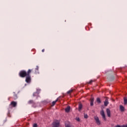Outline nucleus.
<instances>
[{"label":"nucleus","instance_id":"obj_22","mask_svg":"<svg viewBox=\"0 0 127 127\" xmlns=\"http://www.w3.org/2000/svg\"><path fill=\"white\" fill-rule=\"evenodd\" d=\"M76 121H77V122H80V118H76Z\"/></svg>","mask_w":127,"mask_h":127},{"label":"nucleus","instance_id":"obj_8","mask_svg":"<svg viewBox=\"0 0 127 127\" xmlns=\"http://www.w3.org/2000/svg\"><path fill=\"white\" fill-rule=\"evenodd\" d=\"M108 105H109V100L108 98H107L105 101H104V105L105 106V107H107Z\"/></svg>","mask_w":127,"mask_h":127},{"label":"nucleus","instance_id":"obj_14","mask_svg":"<svg viewBox=\"0 0 127 127\" xmlns=\"http://www.w3.org/2000/svg\"><path fill=\"white\" fill-rule=\"evenodd\" d=\"M13 99L14 100H16V99H17V95H16V94H15V93L13 92Z\"/></svg>","mask_w":127,"mask_h":127},{"label":"nucleus","instance_id":"obj_1","mask_svg":"<svg viewBox=\"0 0 127 127\" xmlns=\"http://www.w3.org/2000/svg\"><path fill=\"white\" fill-rule=\"evenodd\" d=\"M32 71V69H28L27 72L25 70H21L19 73V75L21 78H24V77H26L28 75H30Z\"/></svg>","mask_w":127,"mask_h":127},{"label":"nucleus","instance_id":"obj_4","mask_svg":"<svg viewBox=\"0 0 127 127\" xmlns=\"http://www.w3.org/2000/svg\"><path fill=\"white\" fill-rule=\"evenodd\" d=\"M52 127H59V121H56L53 122Z\"/></svg>","mask_w":127,"mask_h":127},{"label":"nucleus","instance_id":"obj_12","mask_svg":"<svg viewBox=\"0 0 127 127\" xmlns=\"http://www.w3.org/2000/svg\"><path fill=\"white\" fill-rule=\"evenodd\" d=\"M65 111L66 113H69L70 112V107L68 106L67 108L65 109Z\"/></svg>","mask_w":127,"mask_h":127},{"label":"nucleus","instance_id":"obj_15","mask_svg":"<svg viewBox=\"0 0 127 127\" xmlns=\"http://www.w3.org/2000/svg\"><path fill=\"white\" fill-rule=\"evenodd\" d=\"M124 105H127V99L126 98V97H124Z\"/></svg>","mask_w":127,"mask_h":127},{"label":"nucleus","instance_id":"obj_6","mask_svg":"<svg viewBox=\"0 0 127 127\" xmlns=\"http://www.w3.org/2000/svg\"><path fill=\"white\" fill-rule=\"evenodd\" d=\"M106 112L107 116L109 118H111V110H110L109 109H106Z\"/></svg>","mask_w":127,"mask_h":127},{"label":"nucleus","instance_id":"obj_13","mask_svg":"<svg viewBox=\"0 0 127 127\" xmlns=\"http://www.w3.org/2000/svg\"><path fill=\"white\" fill-rule=\"evenodd\" d=\"M58 101V99H57L56 101H53V102L52 103V105H51V106H52V107H53L54 106H55V104H56V103H57Z\"/></svg>","mask_w":127,"mask_h":127},{"label":"nucleus","instance_id":"obj_3","mask_svg":"<svg viewBox=\"0 0 127 127\" xmlns=\"http://www.w3.org/2000/svg\"><path fill=\"white\" fill-rule=\"evenodd\" d=\"M94 118L97 125L98 126H100V125H101V121H100V119H99V117L97 116H94Z\"/></svg>","mask_w":127,"mask_h":127},{"label":"nucleus","instance_id":"obj_2","mask_svg":"<svg viewBox=\"0 0 127 127\" xmlns=\"http://www.w3.org/2000/svg\"><path fill=\"white\" fill-rule=\"evenodd\" d=\"M25 81H26V83H28V84L31 83V76H30V74H28L27 76H26Z\"/></svg>","mask_w":127,"mask_h":127},{"label":"nucleus","instance_id":"obj_11","mask_svg":"<svg viewBox=\"0 0 127 127\" xmlns=\"http://www.w3.org/2000/svg\"><path fill=\"white\" fill-rule=\"evenodd\" d=\"M120 110L121 112H125V107L123 105L120 106Z\"/></svg>","mask_w":127,"mask_h":127},{"label":"nucleus","instance_id":"obj_23","mask_svg":"<svg viewBox=\"0 0 127 127\" xmlns=\"http://www.w3.org/2000/svg\"><path fill=\"white\" fill-rule=\"evenodd\" d=\"M33 127H37V124H34Z\"/></svg>","mask_w":127,"mask_h":127},{"label":"nucleus","instance_id":"obj_18","mask_svg":"<svg viewBox=\"0 0 127 127\" xmlns=\"http://www.w3.org/2000/svg\"><path fill=\"white\" fill-rule=\"evenodd\" d=\"M84 119H88V115L84 114Z\"/></svg>","mask_w":127,"mask_h":127},{"label":"nucleus","instance_id":"obj_9","mask_svg":"<svg viewBox=\"0 0 127 127\" xmlns=\"http://www.w3.org/2000/svg\"><path fill=\"white\" fill-rule=\"evenodd\" d=\"M90 106H94V98L91 97L90 99Z\"/></svg>","mask_w":127,"mask_h":127},{"label":"nucleus","instance_id":"obj_26","mask_svg":"<svg viewBox=\"0 0 127 127\" xmlns=\"http://www.w3.org/2000/svg\"><path fill=\"white\" fill-rule=\"evenodd\" d=\"M44 51H45V50H44V49H43V50H42V52H44Z\"/></svg>","mask_w":127,"mask_h":127},{"label":"nucleus","instance_id":"obj_21","mask_svg":"<svg viewBox=\"0 0 127 127\" xmlns=\"http://www.w3.org/2000/svg\"><path fill=\"white\" fill-rule=\"evenodd\" d=\"M94 82V80H91L89 82H87V84H92Z\"/></svg>","mask_w":127,"mask_h":127},{"label":"nucleus","instance_id":"obj_5","mask_svg":"<svg viewBox=\"0 0 127 127\" xmlns=\"http://www.w3.org/2000/svg\"><path fill=\"white\" fill-rule=\"evenodd\" d=\"M100 114L101 115L103 120H104V121H106V115H105V112L103 110H102L100 112Z\"/></svg>","mask_w":127,"mask_h":127},{"label":"nucleus","instance_id":"obj_10","mask_svg":"<svg viewBox=\"0 0 127 127\" xmlns=\"http://www.w3.org/2000/svg\"><path fill=\"white\" fill-rule=\"evenodd\" d=\"M83 108V105H82V104L79 103V105H78V111L79 112H81V110H82Z\"/></svg>","mask_w":127,"mask_h":127},{"label":"nucleus","instance_id":"obj_17","mask_svg":"<svg viewBox=\"0 0 127 127\" xmlns=\"http://www.w3.org/2000/svg\"><path fill=\"white\" fill-rule=\"evenodd\" d=\"M34 102L33 100H30L28 101V104H33Z\"/></svg>","mask_w":127,"mask_h":127},{"label":"nucleus","instance_id":"obj_7","mask_svg":"<svg viewBox=\"0 0 127 127\" xmlns=\"http://www.w3.org/2000/svg\"><path fill=\"white\" fill-rule=\"evenodd\" d=\"M17 105V103H16V102L12 101L11 102L10 106H12V107H16Z\"/></svg>","mask_w":127,"mask_h":127},{"label":"nucleus","instance_id":"obj_25","mask_svg":"<svg viewBox=\"0 0 127 127\" xmlns=\"http://www.w3.org/2000/svg\"><path fill=\"white\" fill-rule=\"evenodd\" d=\"M122 127H127V125H122Z\"/></svg>","mask_w":127,"mask_h":127},{"label":"nucleus","instance_id":"obj_24","mask_svg":"<svg viewBox=\"0 0 127 127\" xmlns=\"http://www.w3.org/2000/svg\"><path fill=\"white\" fill-rule=\"evenodd\" d=\"M36 70H37V71H38V66H36Z\"/></svg>","mask_w":127,"mask_h":127},{"label":"nucleus","instance_id":"obj_20","mask_svg":"<svg viewBox=\"0 0 127 127\" xmlns=\"http://www.w3.org/2000/svg\"><path fill=\"white\" fill-rule=\"evenodd\" d=\"M72 92H73V90H70L68 91H67V94H71V93H72Z\"/></svg>","mask_w":127,"mask_h":127},{"label":"nucleus","instance_id":"obj_19","mask_svg":"<svg viewBox=\"0 0 127 127\" xmlns=\"http://www.w3.org/2000/svg\"><path fill=\"white\" fill-rule=\"evenodd\" d=\"M97 102L99 103H101V100L100 99V98H97Z\"/></svg>","mask_w":127,"mask_h":127},{"label":"nucleus","instance_id":"obj_16","mask_svg":"<svg viewBox=\"0 0 127 127\" xmlns=\"http://www.w3.org/2000/svg\"><path fill=\"white\" fill-rule=\"evenodd\" d=\"M39 93L38 92H35L33 94V96L34 97H35V96H37V95H38Z\"/></svg>","mask_w":127,"mask_h":127}]
</instances>
